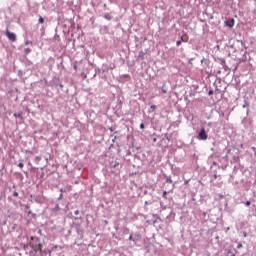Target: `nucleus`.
Segmentation results:
<instances>
[{
	"mask_svg": "<svg viewBox=\"0 0 256 256\" xmlns=\"http://www.w3.org/2000/svg\"><path fill=\"white\" fill-rule=\"evenodd\" d=\"M24 251H26V255L35 256L36 253H42V245L41 241L37 237H31V241L29 244L24 245Z\"/></svg>",
	"mask_w": 256,
	"mask_h": 256,
	"instance_id": "f257e3e1",
	"label": "nucleus"
},
{
	"mask_svg": "<svg viewBox=\"0 0 256 256\" xmlns=\"http://www.w3.org/2000/svg\"><path fill=\"white\" fill-rule=\"evenodd\" d=\"M208 138L209 135H207V132H205V128H201L198 134V139H201V141H207Z\"/></svg>",
	"mask_w": 256,
	"mask_h": 256,
	"instance_id": "f03ea898",
	"label": "nucleus"
},
{
	"mask_svg": "<svg viewBox=\"0 0 256 256\" xmlns=\"http://www.w3.org/2000/svg\"><path fill=\"white\" fill-rule=\"evenodd\" d=\"M6 37L7 39H9V41H12V42L17 41V36L15 35V33L9 31V29L6 30Z\"/></svg>",
	"mask_w": 256,
	"mask_h": 256,
	"instance_id": "7ed1b4c3",
	"label": "nucleus"
},
{
	"mask_svg": "<svg viewBox=\"0 0 256 256\" xmlns=\"http://www.w3.org/2000/svg\"><path fill=\"white\" fill-rule=\"evenodd\" d=\"M226 27H229L232 29V27H235V19H231L225 22Z\"/></svg>",
	"mask_w": 256,
	"mask_h": 256,
	"instance_id": "20e7f679",
	"label": "nucleus"
},
{
	"mask_svg": "<svg viewBox=\"0 0 256 256\" xmlns=\"http://www.w3.org/2000/svg\"><path fill=\"white\" fill-rule=\"evenodd\" d=\"M138 59H140L141 61H143V59H145V52L140 51L138 54Z\"/></svg>",
	"mask_w": 256,
	"mask_h": 256,
	"instance_id": "39448f33",
	"label": "nucleus"
},
{
	"mask_svg": "<svg viewBox=\"0 0 256 256\" xmlns=\"http://www.w3.org/2000/svg\"><path fill=\"white\" fill-rule=\"evenodd\" d=\"M183 40L182 43H187V41H189V36L187 34H183Z\"/></svg>",
	"mask_w": 256,
	"mask_h": 256,
	"instance_id": "423d86ee",
	"label": "nucleus"
},
{
	"mask_svg": "<svg viewBox=\"0 0 256 256\" xmlns=\"http://www.w3.org/2000/svg\"><path fill=\"white\" fill-rule=\"evenodd\" d=\"M34 161H35L36 165H39V163L41 162V156H36L34 158Z\"/></svg>",
	"mask_w": 256,
	"mask_h": 256,
	"instance_id": "0eeeda50",
	"label": "nucleus"
},
{
	"mask_svg": "<svg viewBox=\"0 0 256 256\" xmlns=\"http://www.w3.org/2000/svg\"><path fill=\"white\" fill-rule=\"evenodd\" d=\"M14 117H18L20 119L23 118V112H20L19 114H14Z\"/></svg>",
	"mask_w": 256,
	"mask_h": 256,
	"instance_id": "6e6552de",
	"label": "nucleus"
},
{
	"mask_svg": "<svg viewBox=\"0 0 256 256\" xmlns=\"http://www.w3.org/2000/svg\"><path fill=\"white\" fill-rule=\"evenodd\" d=\"M181 43H183V37H181L180 40H178L176 42L177 47H179V45H181Z\"/></svg>",
	"mask_w": 256,
	"mask_h": 256,
	"instance_id": "1a4fd4ad",
	"label": "nucleus"
},
{
	"mask_svg": "<svg viewBox=\"0 0 256 256\" xmlns=\"http://www.w3.org/2000/svg\"><path fill=\"white\" fill-rule=\"evenodd\" d=\"M24 52H25L26 55H29V53H31V49H30V48H26V49L24 50Z\"/></svg>",
	"mask_w": 256,
	"mask_h": 256,
	"instance_id": "9d476101",
	"label": "nucleus"
},
{
	"mask_svg": "<svg viewBox=\"0 0 256 256\" xmlns=\"http://www.w3.org/2000/svg\"><path fill=\"white\" fill-rule=\"evenodd\" d=\"M38 22H39L40 24H43V23H45V19H43V17H40L39 20H38Z\"/></svg>",
	"mask_w": 256,
	"mask_h": 256,
	"instance_id": "9b49d317",
	"label": "nucleus"
},
{
	"mask_svg": "<svg viewBox=\"0 0 256 256\" xmlns=\"http://www.w3.org/2000/svg\"><path fill=\"white\" fill-rule=\"evenodd\" d=\"M227 256H235V253H233V251L229 250L227 253Z\"/></svg>",
	"mask_w": 256,
	"mask_h": 256,
	"instance_id": "f8f14e48",
	"label": "nucleus"
},
{
	"mask_svg": "<svg viewBox=\"0 0 256 256\" xmlns=\"http://www.w3.org/2000/svg\"><path fill=\"white\" fill-rule=\"evenodd\" d=\"M18 167H20V169H23V167H25V164H23V162H20V163L18 164Z\"/></svg>",
	"mask_w": 256,
	"mask_h": 256,
	"instance_id": "ddd939ff",
	"label": "nucleus"
},
{
	"mask_svg": "<svg viewBox=\"0 0 256 256\" xmlns=\"http://www.w3.org/2000/svg\"><path fill=\"white\" fill-rule=\"evenodd\" d=\"M245 205H246V207H250L251 206V201H246Z\"/></svg>",
	"mask_w": 256,
	"mask_h": 256,
	"instance_id": "4468645a",
	"label": "nucleus"
},
{
	"mask_svg": "<svg viewBox=\"0 0 256 256\" xmlns=\"http://www.w3.org/2000/svg\"><path fill=\"white\" fill-rule=\"evenodd\" d=\"M104 17L105 19H108V20L111 19V16L109 14H105Z\"/></svg>",
	"mask_w": 256,
	"mask_h": 256,
	"instance_id": "2eb2a0df",
	"label": "nucleus"
},
{
	"mask_svg": "<svg viewBox=\"0 0 256 256\" xmlns=\"http://www.w3.org/2000/svg\"><path fill=\"white\" fill-rule=\"evenodd\" d=\"M150 109H152V111H155V109H157V106L152 105V106L150 107Z\"/></svg>",
	"mask_w": 256,
	"mask_h": 256,
	"instance_id": "dca6fc26",
	"label": "nucleus"
},
{
	"mask_svg": "<svg viewBox=\"0 0 256 256\" xmlns=\"http://www.w3.org/2000/svg\"><path fill=\"white\" fill-rule=\"evenodd\" d=\"M163 197H164V199L167 198V191H164V192H163Z\"/></svg>",
	"mask_w": 256,
	"mask_h": 256,
	"instance_id": "f3484780",
	"label": "nucleus"
},
{
	"mask_svg": "<svg viewBox=\"0 0 256 256\" xmlns=\"http://www.w3.org/2000/svg\"><path fill=\"white\" fill-rule=\"evenodd\" d=\"M13 197H19V193L18 192H14L13 193Z\"/></svg>",
	"mask_w": 256,
	"mask_h": 256,
	"instance_id": "a211bd4d",
	"label": "nucleus"
},
{
	"mask_svg": "<svg viewBox=\"0 0 256 256\" xmlns=\"http://www.w3.org/2000/svg\"><path fill=\"white\" fill-rule=\"evenodd\" d=\"M162 93H167V90H165V86H162Z\"/></svg>",
	"mask_w": 256,
	"mask_h": 256,
	"instance_id": "6ab92c4d",
	"label": "nucleus"
},
{
	"mask_svg": "<svg viewBox=\"0 0 256 256\" xmlns=\"http://www.w3.org/2000/svg\"><path fill=\"white\" fill-rule=\"evenodd\" d=\"M140 129H145V124L141 123L140 124Z\"/></svg>",
	"mask_w": 256,
	"mask_h": 256,
	"instance_id": "aec40b11",
	"label": "nucleus"
},
{
	"mask_svg": "<svg viewBox=\"0 0 256 256\" xmlns=\"http://www.w3.org/2000/svg\"><path fill=\"white\" fill-rule=\"evenodd\" d=\"M167 183H173V180H171V178H167Z\"/></svg>",
	"mask_w": 256,
	"mask_h": 256,
	"instance_id": "412c9836",
	"label": "nucleus"
},
{
	"mask_svg": "<svg viewBox=\"0 0 256 256\" xmlns=\"http://www.w3.org/2000/svg\"><path fill=\"white\" fill-rule=\"evenodd\" d=\"M242 247H243V244H241V243L238 244V246H237L238 249H241Z\"/></svg>",
	"mask_w": 256,
	"mask_h": 256,
	"instance_id": "4be33fe9",
	"label": "nucleus"
},
{
	"mask_svg": "<svg viewBox=\"0 0 256 256\" xmlns=\"http://www.w3.org/2000/svg\"><path fill=\"white\" fill-rule=\"evenodd\" d=\"M129 241H133V235L129 236Z\"/></svg>",
	"mask_w": 256,
	"mask_h": 256,
	"instance_id": "5701e85b",
	"label": "nucleus"
},
{
	"mask_svg": "<svg viewBox=\"0 0 256 256\" xmlns=\"http://www.w3.org/2000/svg\"><path fill=\"white\" fill-rule=\"evenodd\" d=\"M208 95H213V90H210V91L208 92Z\"/></svg>",
	"mask_w": 256,
	"mask_h": 256,
	"instance_id": "b1692460",
	"label": "nucleus"
},
{
	"mask_svg": "<svg viewBox=\"0 0 256 256\" xmlns=\"http://www.w3.org/2000/svg\"><path fill=\"white\" fill-rule=\"evenodd\" d=\"M74 215H79V210H76V211L74 212Z\"/></svg>",
	"mask_w": 256,
	"mask_h": 256,
	"instance_id": "393cba45",
	"label": "nucleus"
},
{
	"mask_svg": "<svg viewBox=\"0 0 256 256\" xmlns=\"http://www.w3.org/2000/svg\"><path fill=\"white\" fill-rule=\"evenodd\" d=\"M74 70L77 71V65H74Z\"/></svg>",
	"mask_w": 256,
	"mask_h": 256,
	"instance_id": "a878e982",
	"label": "nucleus"
},
{
	"mask_svg": "<svg viewBox=\"0 0 256 256\" xmlns=\"http://www.w3.org/2000/svg\"><path fill=\"white\" fill-rule=\"evenodd\" d=\"M153 141H154V142L157 141V138H154Z\"/></svg>",
	"mask_w": 256,
	"mask_h": 256,
	"instance_id": "bb28decb",
	"label": "nucleus"
},
{
	"mask_svg": "<svg viewBox=\"0 0 256 256\" xmlns=\"http://www.w3.org/2000/svg\"><path fill=\"white\" fill-rule=\"evenodd\" d=\"M26 45H29V41L26 42Z\"/></svg>",
	"mask_w": 256,
	"mask_h": 256,
	"instance_id": "cd10ccee",
	"label": "nucleus"
},
{
	"mask_svg": "<svg viewBox=\"0 0 256 256\" xmlns=\"http://www.w3.org/2000/svg\"><path fill=\"white\" fill-rule=\"evenodd\" d=\"M46 161L48 162V161H49V159H48V158H46Z\"/></svg>",
	"mask_w": 256,
	"mask_h": 256,
	"instance_id": "c85d7f7f",
	"label": "nucleus"
},
{
	"mask_svg": "<svg viewBox=\"0 0 256 256\" xmlns=\"http://www.w3.org/2000/svg\"><path fill=\"white\" fill-rule=\"evenodd\" d=\"M107 223H108V222H107V221H105V224H106V225H107Z\"/></svg>",
	"mask_w": 256,
	"mask_h": 256,
	"instance_id": "c756f323",
	"label": "nucleus"
}]
</instances>
